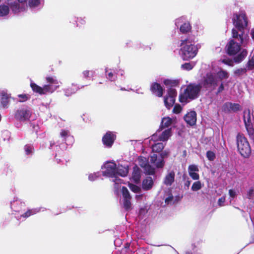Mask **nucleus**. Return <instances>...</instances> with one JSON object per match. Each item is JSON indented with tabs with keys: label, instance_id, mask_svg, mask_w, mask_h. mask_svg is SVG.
Instances as JSON below:
<instances>
[{
	"label": "nucleus",
	"instance_id": "dca6fc26",
	"mask_svg": "<svg viewBox=\"0 0 254 254\" xmlns=\"http://www.w3.org/2000/svg\"><path fill=\"white\" fill-rule=\"evenodd\" d=\"M184 119L187 124L194 125L196 121V114L194 111H190L185 115Z\"/></svg>",
	"mask_w": 254,
	"mask_h": 254
},
{
	"label": "nucleus",
	"instance_id": "c03bdc74",
	"mask_svg": "<svg viewBox=\"0 0 254 254\" xmlns=\"http://www.w3.org/2000/svg\"><path fill=\"white\" fill-rule=\"evenodd\" d=\"M189 174L193 180H197L199 178V176L196 172H189Z\"/></svg>",
	"mask_w": 254,
	"mask_h": 254
},
{
	"label": "nucleus",
	"instance_id": "5fc2aeb1",
	"mask_svg": "<svg viewBox=\"0 0 254 254\" xmlns=\"http://www.w3.org/2000/svg\"><path fill=\"white\" fill-rule=\"evenodd\" d=\"M107 78H108L110 80H113V74L112 72H110L107 74Z\"/></svg>",
	"mask_w": 254,
	"mask_h": 254
},
{
	"label": "nucleus",
	"instance_id": "f704fd0d",
	"mask_svg": "<svg viewBox=\"0 0 254 254\" xmlns=\"http://www.w3.org/2000/svg\"><path fill=\"white\" fill-rule=\"evenodd\" d=\"M202 188V185L199 181H196L195 182L192 187H191V190L193 191H197L198 190H199Z\"/></svg>",
	"mask_w": 254,
	"mask_h": 254
},
{
	"label": "nucleus",
	"instance_id": "6e6d98bb",
	"mask_svg": "<svg viewBox=\"0 0 254 254\" xmlns=\"http://www.w3.org/2000/svg\"><path fill=\"white\" fill-rule=\"evenodd\" d=\"M224 90V85L223 83H221L218 89V93L222 92Z\"/></svg>",
	"mask_w": 254,
	"mask_h": 254
},
{
	"label": "nucleus",
	"instance_id": "09e8293b",
	"mask_svg": "<svg viewBox=\"0 0 254 254\" xmlns=\"http://www.w3.org/2000/svg\"><path fill=\"white\" fill-rule=\"evenodd\" d=\"M225 202V196H223L218 199V204L220 207L223 206L224 205Z\"/></svg>",
	"mask_w": 254,
	"mask_h": 254
},
{
	"label": "nucleus",
	"instance_id": "58836bf2",
	"mask_svg": "<svg viewBox=\"0 0 254 254\" xmlns=\"http://www.w3.org/2000/svg\"><path fill=\"white\" fill-rule=\"evenodd\" d=\"M40 3L39 0H29V5L31 7H35L38 5Z\"/></svg>",
	"mask_w": 254,
	"mask_h": 254
},
{
	"label": "nucleus",
	"instance_id": "72a5a7b5",
	"mask_svg": "<svg viewBox=\"0 0 254 254\" xmlns=\"http://www.w3.org/2000/svg\"><path fill=\"white\" fill-rule=\"evenodd\" d=\"M60 135L62 137L64 138V140L66 141V138L69 137L72 140L73 139L72 136H70L69 133V131L66 130H62L60 133Z\"/></svg>",
	"mask_w": 254,
	"mask_h": 254
},
{
	"label": "nucleus",
	"instance_id": "ea45409f",
	"mask_svg": "<svg viewBox=\"0 0 254 254\" xmlns=\"http://www.w3.org/2000/svg\"><path fill=\"white\" fill-rule=\"evenodd\" d=\"M199 169L198 167L195 165H191L189 166L188 171L189 172H197Z\"/></svg>",
	"mask_w": 254,
	"mask_h": 254
},
{
	"label": "nucleus",
	"instance_id": "a878e982",
	"mask_svg": "<svg viewBox=\"0 0 254 254\" xmlns=\"http://www.w3.org/2000/svg\"><path fill=\"white\" fill-rule=\"evenodd\" d=\"M174 177L175 173L173 172H170L166 175L164 180V183L167 185H171L174 181Z\"/></svg>",
	"mask_w": 254,
	"mask_h": 254
},
{
	"label": "nucleus",
	"instance_id": "393cba45",
	"mask_svg": "<svg viewBox=\"0 0 254 254\" xmlns=\"http://www.w3.org/2000/svg\"><path fill=\"white\" fill-rule=\"evenodd\" d=\"M174 119H171L170 117H164L162 119L161 126L164 127H167L173 123Z\"/></svg>",
	"mask_w": 254,
	"mask_h": 254
},
{
	"label": "nucleus",
	"instance_id": "f03ea898",
	"mask_svg": "<svg viewBox=\"0 0 254 254\" xmlns=\"http://www.w3.org/2000/svg\"><path fill=\"white\" fill-rule=\"evenodd\" d=\"M138 164L144 168L145 172L148 174H153L154 173V168H161L164 165V161L162 156L158 157L155 154L150 156V165L145 157L140 156L137 159Z\"/></svg>",
	"mask_w": 254,
	"mask_h": 254
},
{
	"label": "nucleus",
	"instance_id": "f3484780",
	"mask_svg": "<svg viewBox=\"0 0 254 254\" xmlns=\"http://www.w3.org/2000/svg\"><path fill=\"white\" fill-rule=\"evenodd\" d=\"M151 91L158 97H161L163 93V89L157 83H153L151 86Z\"/></svg>",
	"mask_w": 254,
	"mask_h": 254
},
{
	"label": "nucleus",
	"instance_id": "49530a36",
	"mask_svg": "<svg viewBox=\"0 0 254 254\" xmlns=\"http://www.w3.org/2000/svg\"><path fill=\"white\" fill-rule=\"evenodd\" d=\"M24 150L27 155L30 154L32 153L33 148L31 146L26 145L24 147Z\"/></svg>",
	"mask_w": 254,
	"mask_h": 254
},
{
	"label": "nucleus",
	"instance_id": "2eb2a0df",
	"mask_svg": "<svg viewBox=\"0 0 254 254\" xmlns=\"http://www.w3.org/2000/svg\"><path fill=\"white\" fill-rule=\"evenodd\" d=\"M115 139V135L111 132H108L103 136L102 141L104 145L108 147H111Z\"/></svg>",
	"mask_w": 254,
	"mask_h": 254
},
{
	"label": "nucleus",
	"instance_id": "ddd939ff",
	"mask_svg": "<svg viewBox=\"0 0 254 254\" xmlns=\"http://www.w3.org/2000/svg\"><path fill=\"white\" fill-rule=\"evenodd\" d=\"M32 112L27 109H22L18 110L15 114V117L21 121L30 120Z\"/></svg>",
	"mask_w": 254,
	"mask_h": 254
},
{
	"label": "nucleus",
	"instance_id": "e433bc0d",
	"mask_svg": "<svg viewBox=\"0 0 254 254\" xmlns=\"http://www.w3.org/2000/svg\"><path fill=\"white\" fill-rule=\"evenodd\" d=\"M128 187L130 190L135 193L139 192L141 190L139 187L130 183L128 184Z\"/></svg>",
	"mask_w": 254,
	"mask_h": 254
},
{
	"label": "nucleus",
	"instance_id": "7c9ffc66",
	"mask_svg": "<svg viewBox=\"0 0 254 254\" xmlns=\"http://www.w3.org/2000/svg\"><path fill=\"white\" fill-rule=\"evenodd\" d=\"M246 67L248 70H252L254 69V53L251 59L249 60L246 64Z\"/></svg>",
	"mask_w": 254,
	"mask_h": 254
},
{
	"label": "nucleus",
	"instance_id": "aec40b11",
	"mask_svg": "<svg viewBox=\"0 0 254 254\" xmlns=\"http://www.w3.org/2000/svg\"><path fill=\"white\" fill-rule=\"evenodd\" d=\"M128 172V169L127 166H123L122 165H119L117 168L116 176L119 175L122 177H125L127 175Z\"/></svg>",
	"mask_w": 254,
	"mask_h": 254
},
{
	"label": "nucleus",
	"instance_id": "c9c22d12",
	"mask_svg": "<svg viewBox=\"0 0 254 254\" xmlns=\"http://www.w3.org/2000/svg\"><path fill=\"white\" fill-rule=\"evenodd\" d=\"M247 70H248L247 67L238 68L234 71V74L238 76L242 75L246 72Z\"/></svg>",
	"mask_w": 254,
	"mask_h": 254
},
{
	"label": "nucleus",
	"instance_id": "473e14b6",
	"mask_svg": "<svg viewBox=\"0 0 254 254\" xmlns=\"http://www.w3.org/2000/svg\"><path fill=\"white\" fill-rule=\"evenodd\" d=\"M40 211L39 209L35 208L27 211L24 215H22L25 218L30 216L31 215L35 214Z\"/></svg>",
	"mask_w": 254,
	"mask_h": 254
},
{
	"label": "nucleus",
	"instance_id": "13d9d810",
	"mask_svg": "<svg viewBox=\"0 0 254 254\" xmlns=\"http://www.w3.org/2000/svg\"><path fill=\"white\" fill-rule=\"evenodd\" d=\"M135 198L137 200H139L142 198V195H136Z\"/></svg>",
	"mask_w": 254,
	"mask_h": 254
},
{
	"label": "nucleus",
	"instance_id": "a211bd4d",
	"mask_svg": "<svg viewBox=\"0 0 254 254\" xmlns=\"http://www.w3.org/2000/svg\"><path fill=\"white\" fill-rule=\"evenodd\" d=\"M140 170L137 166H134L131 179L135 183H138L140 181Z\"/></svg>",
	"mask_w": 254,
	"mask_h": 254
},
{
	"label": "nucleus",
	"instance_id": "e2e57ef3",
	"mask_svg": "<svg viewBox=\"0 0 254 254\" xmlns=\"http://www.w3.org/2000/svg\"><path fill=\"white\" fill-rule=\"evenodd\" d=\"M1 115H0V121H1Z\"/></svg>",
	"mask_w": 254,
	"mask_h": 254
},
{
	"label": "nucleus",
	"instance_id": "de8ad7c7",
	"mask_svg": "<svg viewBox=\"0 0 254 254\" xmlns=\"http://www.w3.org/2000/svg\"><path fill=\"white\" fill-rule=\"evenodd\" d=\"M94 73V71L92 70H84L83 71L82 74L83 75L84 77L87 78L89 77L90 74H93Z\"/></svg>",
	"mask_w": 254,
	"mask_h": 254
},
{
	"label": "nucleus",
	"instance_id": "79ce46f5",
	"mask_svg": "<svg viewBox=\"0 0 254 254\" xmlns=\"http://www.w3.org/2000/svg\"><path fill=\"white\" fill-rule=\"evenodd\" d=\"M206 156L208 160L210 161L213 160L215 158V153L211 151H207L206 153Z\"/></svg>",
	"mask_w": 254,
	"mask_h": 254
},
{
	"label": "nucleus",
	"instance_id": "0eeeda50",
	"mask_svg": "<svg viewBox=\"0 0 254 254\" xmlns=\"http://www.w3.org/2000/svg\"><path fill=\"white\" fill-rule=\"evenodd\" d=\"M238 41L235 40H231L227 44V52L230 55H235L240 51V53L236 56L234 60L236 63H240L247 57L248 52L246 49L241 50V45Z\"/></svg>",
	"mask_w": 254,
	"mask_h": 254
},
{
	"label": "nucleus",
	"instance_id": "bf43d9fd",
	"mask_svg": "<svg viewBox=\"0 0 254 254\" xmlns=\"http://www.w3.org/2000/svg\"><path fill=\"white\" fill-rule=\"evenodd\" d=\"M121 90H123H123H126V89H125V88H121Z\"/></svg>",
	"mask_w": 254,
	"mask_h": 254
},
{
	"label": "nucleus",
	"instance_id": "7ed1b4c3",
	"mask_svg": "<svg viewBox=\"0 0 254 254\" xmlns=\"http://www.w3.org/2000/svg\"><path fill=\"white\" fill-rule=\"evenodd\" d=\"M46 81L48 84L44 85L43 87L34 83H31V87L35 92L40 94H45L54 92L59 88L61 84V82L59 81L55 77H47Z\"/></svg>",
	"mask_w": 254,
	"mask_h": 254
},
{
	"label": "nucleus",
	"instance_id": "412c9836",
	"mask_svg": "<svg viewBox=\"0 0 254 254\" xmlns=\"http://www.w3.org/2000/svg\"><path fill=\"white\" fill-rule=\"evenodd\" d=\"M232 35L233 40H235L236 41H238L241 44H244L245 38L243 37L242 34H240L238 33L237 30L235 29H233L232 30Z\"/></svg>",
	"mask_w": 254,
	"mask_h": 254
},
{
	"label": "nucleus",
	"instance_id": "4be33fe9",
	"mask_svg": "<svg viewBox=\"0 0 254 254\" xmlns=\"http://www.w3.org/2000/svg\"><path fill=\"white\" fill-rule=\"evenodd\" d=\"M153 184V180L151 177H147L142 182V188L144 190H150Z\"/></svg>",
	"mask_w": 254,
	"mask_h": 254
},
{
	"label": "nucleus",
	"instance_id": "3c124183",
	"mask_svg": "<svg viewBox=\"0 0 254 254\" xmlns=\"http://www.w3.org/2000/svg\"><path fill=\"white\" fill-rule=\"evenodd\" d=\"M229 195H230V197L231 198L230 199V201H231L232 200V199L233 198H234L235 197V196L236 195V193L233 190H229Z\"/></svg>",
	"mask_w": 254,
	"mask_h": 254
},
{
	"label": "nucleus",
	"instance_id": "bb28decb",
	"mask_svg": "<svg viewBox=\"0 0 254 254\" xmlns=\"http://www.w3.org/2000/svg\"><path fill=\"white\" fill-rule=\"evenodd\" d=\"M9 12V8L7 5H0V16H5L8 14Z\"/></svg>",
	"mask_w": 254,
	"mask_h": 254
},
{
	"label": "nucleus",
	"instance_id": "5701e85b",
	"mask_svg": "<svg viewBox=\"0 0 254 254\" xmlns=\"http://www.w3.org/2000/svg\"><path fill=\"white\" fill-rule=\"evenodd\" d=\"M244 120L245 123L246 127H247V129L248 131V132L250 133H252L253 132L252 130H249V127H250V125L249 124L250 121V112L249 111H246L244 112Z\"/></svg>",
	"mask_w": 254,
	"mask_h": 254
},
{
	"label": "nucleus",
	"instance_id": "6e6552de",
	"mask_svg": "<svg viewBox=\"0 0 254 254\" xmlns=\"http://www.w3.org/2000/svg\"><path fill=\"white\" fill-rule=\"evenodd\" d=\"M237 148L240 154L245 158L249 157L251 149L247 139L242 134H238L237 136Z\"/></svg>",
	"mask_w": 254,
	"mask_h": 254
},
{
	"label": "nucleus",
	"instance_id": "2f4dec72",
	"mask_svg": "<svg viewBox=\"0 0 254 254\" xmlns=\"http://www.w3.org/2000/svg\"><path fill=\"white\" fill-rule=\"evenodd\" d=\"M122 192L123 199L131 198L129 192L126 187H123L122 188Z\"/></svg>",
	"mask_w": 254,
	"mask_h": 254
},
{
	"label": "nucleus",
	"instance_id": "f257e3e1",
	"mask_svg": "<svg viewBox=\"0 0 254 254\" xmlns=\"http://www.w3.org/2000/svg\"><path fill=\"white\" fill-rule=\"evenodd\" d=\"M229 77L228 72L219 66L216 62L210 65V70L204 77L203 85L206 88L214 89L221 81Z\"/></svg>",
	"mask_w": 254,
	"mask_h": 254
},
{
	"label": "nucleus",
	"instance_id": "8fccbe9b",
	"mask_svg": "<svg viewBox=\"0 0 254 254\" xmlns=\"http://www.w3.org/2000/svg\"><path fill=\"white\" fill-rule=\"evenodd\" d=\"M254 194V189L253 188H251L247 192V195L249 198H251L253 197Z\"/></svg>",
	"mask_w": 254,
	"mask_h": 254
},
{
	"label": "nucleus",
	"instance_id": "4d7b16f0",
	"mask_svg": "<svg viewBox=\"0 0 254 254\" xmlns=\"http://www.w3.org/2000/svg\"><path fill=\"white\" fill-rule=\"evenodd\" d=\"M170 83H171V81L168 79H166V80H164V83L165 85H169L170 84Z\"/></svg>",
	"mask_w": 254,
	"mask_h": 254
},
{
	"label": "nucleus",
	"instance_id": "c85d7f7f",
	"mask_svg": "<svg viewBox=\"0 0 254 254\" xmlns=\"http://www.w3.org/2000/svg\"><path fill=\"white\" fill-rule=\"evenodd\" d=\"M164 145L163 143L159 142L152 145V149L153 151L159 152L161 151L164 148Z\"/></svg>",
	"mask_w": 254,
	"mask_h": 254
},
{
	"label": "nucleus",
	"instance_id": "b1692460",
	"mask_svg": "<svg viewBox=\"0 0 254 254\" xmlns=\"http://www.w3.org/2000/svg\"><path fill=\"white\" fill-rule=\"evenodd\" d=\"M0 95L1 96V103L3 107H5L8 103V98L9 96L7 94L5 91H2L0 92Z\"/></svg>",
	"mask_w": 254,
	"mask_h": 254
},
{
	"label": "nucleus",
	"instance_id": "37998d69",
	"mask_svg": "<svg viewBox=\"0 0 254 254\" xmlns=\"http://www.w3.org/2000/svg\"><path fill=\"white\" fill-rule=\"evenodd\" d=\"M182 110V107L179 105H176L173 109V112L175 114H179L180 113Z\"/></svg>",
	"mask_w": 254,
	"mask_h": 254
},
{
	"label": "nucleus",
	"instance_id": "f8f14e48",
	"mask_svg": "<svg viewBox=\"0 0 254 254\" xmlns=\"http://www.w3.org/2000/svg\"><path fill=\"white\" fill-rule=\"evenodd\" d=\"M176 96L177 91L175 89H169L167 95L164 98V103L167 108L169 109L174 105Z\"/></svg>",
	"mask_w": 254,
	"mask_h": 254
},
{
	"label": "nucleus",
	"instance_id": "cd10ccee",
	"mask_svg": "<svg viewBox=\"0 0 254 254\" xmlns=\"http://www.w3.org/2000/svg\"><path fill=\"white\" fill-rule=\"evenodd\" d=\"M78 90V88L75 85H72L71 87H69L64 90L65 95L69 96L72 94L75 93Z\"/></svg>",
	"mask_w": 254,
	"mask_h": 254
},
{
	"label": "nucleus",
	"instance_id": "4468645a",
	"mask_svg": "<svg viewBox=\"0 0 254 254\" xmlns=\"http://www.w3.org/2000/svg\"><path fill=\"white\" fill-rule=\"evenodd\" d=\"M183 18H179L176 20V25L178 27L180 26V31L183 33H187L191 29V26L188 22H185L183 23Z\"/></svg>",
	"mask_w": 254,
	"mask_h": 254
},
{
	"label": "nucleus",
	"instance_id": "39448f33",
	"mask_svg": "<svg viewBox=\"0 0 254 254\" xmlns=\"http://www.w3.org/2000/svg\"><path fill=\"white\" fill-rule=\"evenodd\" d=\"M201 86L198 84H190L186 88L182 90L179 95V101L182 103H186L189 100L197 98L200 90Z\"/></svg>",
	"mask_w": 254,
	"mask_h": 254
},
{
	"label": "nucleus",
	"instance_id": "864d4df0",
	"mask_svg": "<svg viewBox=\"0 0 254 254\" xmlns=\"http://www.w3.org/2000/svg\"><path fill=\"white\" fill-rule=\"evenodd\" d=\"M173 198V196L172 195H169V196L165 199V202L167 204L171 203Z\"/></svg>",
	"mask_w": 254,
	"mask_h": 254
},
{
	"label": "nucleus",
	"instance_id": "680f3d73",
	"mask_svg": "<svg viewBox=\"0 0 254 254\" xmlns=\"http://www.w3.org/2000/svg\"><path fill=\"white\" fill-rule=\"evenodd\" d=\"M190 184V182H189L188 183H187V185H188V186H189Z\"/></svg>",
	"mask_w": 254,
	"mask_h": 254
},
{
	"label": "nucleus",
	"instance_id": "603ef678",
	"mask_svg": "<svg viewBox=\"0 0 254 254\" xmlns=\"http://www.w3.org/2000/svg\"><path fill=\"white\" fill-rule=\"evenodd\" d=\"M222 62L230 66L233 65V62L231 60L228 59L223 60Z\"/></svg>",
	"mask_w": 254,
	"mask_h": 254
},
{
	"label": "nucleus",
	"instance_id": "a18cd8bd",
	"mask_svg": "<svg viewBox=\"0 0 254 254\" xmlns=\"http://www.w3.org/2000/svg\"><path fill=\"white\" fill-rule=\"evenodd\" d=\"M99 177L98 173H95L93 174H90L89 175L88 178L90 181H93L96 180Z\"/></svg>",
	"mask_w": 254,
	"mask_h": 254
},
{
	"label": "nucleus",
	"instance_id": "9b49d317",
	"mask_svg": "<svg viewBox=\"0 0 254 254\" xmlns=\"http://www.w3.org/2000/svg\"><path fill=\"white\" fill-rule=\"evenodd\" d=\"M171 135L172 131L171 128L165 129L162 132L158 131L151 137L150 141L155 142L158 140L162 141H166L169 139Z\"/></svg>",
	"mask_w": 254,
	"mask_h": 254
},
{
	"label": "nucleus",
	"instance_id": "0e129e2a",
	"mask_svg": "<svg viewBox=\"0 0 254 254\" xmlns=\"http://www.w3.org/2000/svg\"><path fill=\"white\" fill-rule=\"evenodd\" d=\"M136 93H139V92H138V91L137 90H136Z\"/></svg>",
	"mask_w": 254,
	"mask_h": 254
},
{
	"label": "nucleus",
	"instance_id": "a19ab883",
	"mask_svg": "<svg viewBox=\"0 0 254 254\" xmlns=\"http://www.w3.org/2000/svg\"><path fill=\"white\" fill-rule=\"evenodd\" d=\"M19 102H25L29 99V96L26 94H19L18 95Z\"/></svg>",
	"mask_w": 254,
	"mask_h": 254
},
{
	"label": "nucleus",
	"instance_id": "052dcab7",
	"mask_svg": "<svg viewBox=\"0 0 254 254\" xmlns=\"http://www.w3.org/2000/svg\"><path fill=\"white\" fill-rule=\"evenodd\" d=\"M190 184V182H189L188 183H187V185H188V186H189Z\"/></svg>",
	"mask_w": 254,
	"mask_h": 254
},
{
	"label": "nucleus",
	"instance_id": "20e7f679",
	"mask_svg": "<svg viewBox=\"0 0 254 254\" xmlns=\"http://www.w3.org/2000/svg\"><path fill=\"white\" fill-rule=\"evenodd\" d=\"M180 55L185 61L193 58L197 55L198 47L195 45L194 42L187 39L181 41Z\"/></svg>",
	"mask_w": 254,
	"mask_h": 254
},
{
	"label": "nucleus",
	"instance_id": "423d86ee",
	"mask_svg": "<svg viewBox=\"0 0 254 254\" xmlns=\"http://www.w3.org/2000/svg\"><path fill=\"white\" fill-rule=\"evenodd\" d=\"M117 168L116 164L113 162H107L102 167L103 175L113 178L112 181L115 183L116 191L121 188L120 185L122 184V180L116 176Z\"/></svg>",
	"mask_w": 254,
	"mask_h": 254
},
{
	"label": "nucleus",
	"instance_id": "1a4fd4ad",
	"mask_svg": "<svg viewBox=\"0 0 254 254\" xmlns=\"http://www.w3.org/2000/svg\"><path fill=\"white\" fill-rule=\"evenodd\" d=\"M233 23L240 30L244 29L247 26V19L244 13L241 12L236 13L233 16Z\"/></svg>",
	"mask_w": 254,
	"mask_h": 254
},
{
	"label": "nucleus",
	"instance_id": "9d476101",
	"mask_svg": "<svg viewBox=\"0 0 254 254\" xmlns=\"http://www.w3.org/2000/svg\"><path fill=\"white\" fill-rule=\"evenodd\" d=\"M6 1L14 13L23 11L26 7L27 0H6Z\"/></svg>",
	"mask_w": 254,
	"mask_h": 254
},
{
	"label": "nucleus",
	"instance_id": "6ab92c4d",
	"mask_svg": "<svg viewBox=\"0 0 254 254\" xmlns=\"http://www.w3.org/2000/svg\"><path fill=\"white\" fill-rule=\"evenodd\" d=\"M240 109V105L238 104L227 103L223 106V109L225 111H236Z\"/></svg>",
	"mask_w": 254,
	"mask_h": 254
},
{
	"label": "nucleus",
	"instance_id": "4c0bfd02",
	"mask_svg": "<svg viewBox=\"0 0 254 254\" xmlns=\"http://www.w3.org/2000/svg\"><path fill=\"white\" fill-rule=\"evenodd\" d=\"M130 199L131 198L123 199L124 206L127 210L131 208Z\"/></svg>",
	"mask_w": 254,
	"mask_h": 254
},
{
	"label": "nucleus",
	"instance_id": "c756f323",
	"mask_svg": "<svg viewBox=\"0 0 254 254\" xmlns=\"http://www.w3.org/2000/svg\"><path fill=\"white\" fill-rule=\"evenodd\" d=\"M195 63L194 62L187 63L182 64L181 68L183 70H190L194 66Z\"/></svg>",
	"mask_w": 254,
	"mask_h": 254
}]
</instances>
